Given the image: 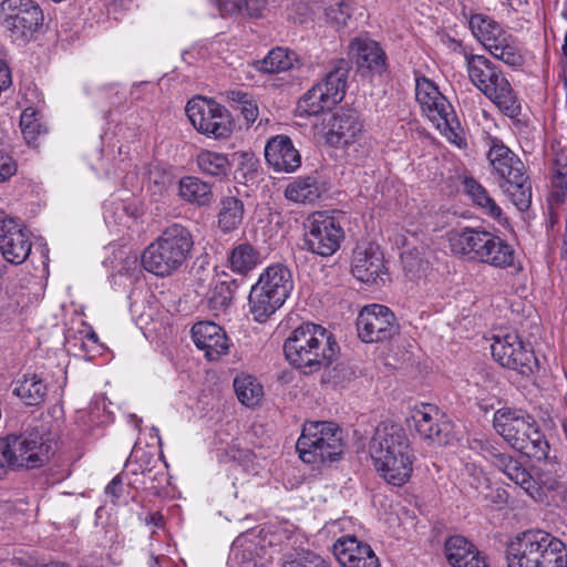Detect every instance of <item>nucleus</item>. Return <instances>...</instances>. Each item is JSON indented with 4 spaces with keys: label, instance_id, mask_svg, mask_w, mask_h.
Instances as JSON below:
<instances>
[{
    "label": "nucleus",
    "instance_id": "1",
    "mask_svg": "<svg viewBox=\"0 0 567 567\" xmlns=\"http://www.w3.org/2000/svg\"><path fill=\"white\" fill-rule=\"evenodd\" d=\"M369 451L377 472L393 486L404 485L413 472V453L402 425L381 422L371 437Z\"/></svg>",
    "mask_w": 567,
    "mask_h": 567
},
{
    "label": "nucleus",
    "instance_id": "2",
    "mask_svg": "<svg viewBox=\"0 0 567 567\" xmlns=\"http://www.w3.org/2000/svg\"><path fill=\"white\" fill-rule=\"evenodd\" d=\"M338 346L330 332L311 322L297 327L285 340L284 352L291 365L303 374H312L329 367Z\"/></svg>",
    "mask_w": 567,
    "mask_h": 567
},
{
    "label": "nucleus",
    "instance_id": "3",
    "mask_svg": "<svg viewBox=\"0 0 567 567\" xmlns=\"http://www.w3.org/2000/svg\"><path fill=\"white\" fill-rule=\"evenodd\" d=\"M493 427L514 450L528 458L548 457L550 445L533 416L523 410L502 408L494 413Z\"/></svg>",
    "mask_w": 567,
    "mask_h": 567
},
{
    "label": "nucleus",
    "instance_id": "4",
    "mask_svg": "<svg viewBox=\"0 0 567 567\" xmlns=\"http://www.w3.org/2000/svg\"><path fill=\"white\" fill-rule=\"evenodd\" d=\"M193 247L190 231L181 224H173L143 251V268L159 277L171 276L190 257Z\"/></svg>",
    "mask_w": 567,
    "mask_h": 567
},
{
    "label": "nucleus",
    "instance_id": "5",
    "mask_svg": "<svg viewBox=\"0 0 567 567\" xmlns=\"http://www.w3.org/2000/svg\"><path fill=\"white\" fill-rule=\"evenodd\" d=\"M506 560L508 567H567V548L546 532L528 530L508 544Z\"/></svg>",
    "mask_w": 567,
    "mask_h": 567
},
{
    "label": "nucleus",
    "instance_id": "6",
    "mask_svg": "<svg viewBox=\"0 0 567 567\" xmlns=\"http://www.w3.org/2000/svg\"><path fill=\"white\" fill-rule=\"evenodd\" d=\"M487 159L492 175L502 190L520 212L532 204V185L520 158L499 140H493Z\"/></svg>",
    "mask_w": 567,
    "mask_h": 567
},
{
    "label": "nucleus",
    "instance_id": "7",
    "mask_svg": "<svg viewBox=\"0 0 567 567\" xmlns=\"http://www.w3.org/2000/svg\"><path fill=\"white\" fill-rule=\"evenodd\" d=\"M486 452L492 463L536 503L549 505L555 501V493L563 487L558 478L549 472L539 467L528 471L519 460L494 446L487 447Z\"/></svg>",
    "mask_w": 567,
    "mask_h": 567
},
{
    "label": "nucleus",
    "instance_id": "8",
    "mask_svg": "<svg viewBox=\"0 0 567 567\" xmlns=\"http://www.w3.org/2000/svg\"><path fill=\"white\" fill-rule=\"evenodd\" d=\"M292 288V276L286 266L276 264L267 267L250 289L248 305L252 319L266 322L282 307Z\"/></svg>",
    "mask_w": 567,
    "mask_h": 567
},
{
    "label": "nucleus",
    "instance_id": "9",
    "mask_svg": "<svg viewBox=\"0 0 567 567\" xmlns=\"http://www.w3.org/2000/svg\"><path fill=\"white\" fill-rule=\"evenodd\" d=\"M466 68L471 82L505 114L515 116L519 104L503 72L486 56H466Z\"/></svg>",
    "mask_w": 567,
    "mask_h": 567
},
{
    "label": "nucleus",
    "instance_id": "10",
    "mask_svg": "<svg viewBox=\"0 0 567 567\" xmlns=\"http://www.w3.org/2000/svg\"><path fill=\"white\" fill-rule=\"evenodd\" d=\"M296 449L305 463L333 462L343 452L342 432L332 422H307Z\"/></svg>",
    "mask_w": 567,
    "mask_h": 567
},
{
    "label": "nucleus",
    "instance_id": "11",
    "mask_svg": "<svg viewBox=\"0 0 567 567\" xmlns=\"http://www.w3.org/2000/svg\"><path fill=\"white\" fill-rule=\"evenodd\" d=\"M415 97L423 113L436 128L451 142L460 145L462 142L460 122L453 106L441 94L435 84L426 78L417 79Z\"/></svg>",
    "mask_w": 567,
    "mask_h": 567
},
{
    "label": "nucleus",
    "instance_id": "12",
    "mask_svg": "<svg viewBox=\"0 0 567 567\" xmlns=\"http://www.w3.org/2000/svg\"><path fill=\"white\" fill-rule=\"evenodd\" d=\"M470 27L473 34L494 58L511 66L522 65L523 56L516 40L496 21L483 14H473Z\"/></svg>",
    "mask_w": 567,
    "mask_h": 567
},
{
    "label": "nucleus",
    "instance_id": "13",
    "mask_svg": "<svg viewBox=\"0 0 567 567\" xmlns=\"http://www.w3.org/2000/svg\"><path fill=\"white\" fill-rule=\"evenodd\" d=\"M185 112L197 132L208 137L226 140L234 132L235 123L230 113L214 100L202 96L192 99Z\"/></svg>",
    "mask_w": 567,
    "mask_h": 567
},
{
    "label": "nucleus",
    "instance_id": "14",
    "mask_svg": "<svg viewBox=\"0 0 567 567\" xmlns=\"http://www.w3.org/2000/svg\"><path fill=\"white\" fill-rule=\"evenodd\" d=\"M1 27L14 42H28L43 23V13L32 0H3Z\"/></svg>",
    "mask_w": 567,
    "mask_h": 567
},
{
    "label": "nucleus",
    "instance_id": "15",
    "mask_svg": "<svg viewBox=\"0 0 567 567\" xmlns=\"http://www.w3.org/2000/svg\"><path fill=\"white\" fill-rule=\"evenodd\" d=\"M302 248L322 256L333 255L344 238V230L340 221L326 212H315L303 223Z\"/></svg>",
    "mask_w": 567,
    "mask_h": 567
},
{
    "label": "nucleus",
    "instance_id": "16",
    "mask_svg": "<svg viewBox=\"0 0 567 567\" xmlns=\"http://www.w3.org/2000/svg\"><path fill=\"white\" fill-rule=\"evenodd\" d=\"M50 445L38 434L0 437V453L7 467L35 468L49 460Z\"/></svg>",
    "mask_w": 567,
    "mask_h": 567
},
{
    "label": "nucleus",
    "instance_id": "17",
    "mask_svg": "<svg viewBox=\"0 0 567 567\" xmlns=\"http://www.w3.org/2000/svg\"><path fill=\"white\" fill-rule=\"evenodd\" d=\"M357 330L363 342H384L399 334L400 326L390 308L372 303L359 312Z\"/></svg>",
    "mask_w": 567,
    "mask_h": 567
},
{
    "label": "nucleus",
    "instance_id": "18",
    "mask_svg": "<svg viewBox=\"0 0 567 567\" xmlns=\"http://www.w3.org/2000/svg\"><path fill=\"white\" fill-rule=\"evenodd\" d=\"M493 358L504 368L529 375L538 370L534 351L527 348L515 333L496 336L491 344Z\"/></svg>",
    "mask_w": 567,
    "mask_h": 567
},
{
    "label": "nucleus",
    "instance_id": "19",
    "mask_svg": "<svg viewBox=\"0 0 567 567\" xmlns=\"http://www.w3.org/2000/svg\"><path fill=\"white\" fill-rule=\"evenodd\" d=\"M415 432L427 445H446L453 440V424L432 404H422L412 411Z\"/></svg>",
    "mask_w": 567,
    "mask_h": 567
},
{
    "label": "nucleus",
    "instance_id": "20",
    "mask_svg": "<svg viewBox=\"0 0 567 567\" xmlns=\"http://www.w3.org/2000/svg\"><path fill=\"white\" fill-rule=\"evenodd\" d=\"M323 137L333 147H348L363 135V123L354 110L340 109L323 120Z\"/></svg>",
    "mask_w": 567,
    "mask_h": 567
},
{
    "label": "nucleus",
    "instance_id": "21",
    "mask_svg": "<svg viewBox=\"0 0 567 567\" xmlns=\"http://www.w3.org/2000/svg\"><path fill=\"white\" fill-rule=\"evenodd\" d=\"M0 250L3 258L14 265L22 264L31 251L23 225L3 212H0Z\"/></svg>",
    "mask_w": 567,
    "mask_h": 567
},
{
    "label": "nucleus",
    "instance_id": "22",
    "mask_svg": "<svg viewBox=\"0 0 567 567\" xmlns=\"http://www.w3.org/2000/svg\"><path fill=\"white\" fill-rule=\"evenodd\" d=\"M265 158L277 173H293L301 165L299 151L286 135H276L267 142Z\"/></svg>",
    "mask_w": 567,
    "mask_h": 567
},
{
    "label": "nucleus",
    "instance_id": "23",
    "mask_svg": "<svg viewBox=\"0 0 567 567\" xmlns=\"http://www.w3.org/2000/svg\"><path fill=\"white\" fill-rule=\"evenodd\" d=\"M333 553L343 567H379V559L371 547L354 536L340 537L333 544Z\"/></svg>",
    "mask_w": 567,
    "mask_h": 567
},
{
    "label": "nucleus",
    "instance_id": "24",
    "mask_svg": "<svg viewBox=\"0 0 567 567\" xmlns=\"http://www.w3.org/2000/svg\"><path fill=\"white\" fill-rule=\"evenodd\" d=\"M192 337L196 347L205 352L208 360H217L228 351V338L225 331L214 322L195 323L192 328Z\"/></svg>",
    "mask_w": 567,
    "mask_h": 567
},
{
    "label": "nucleus",
    "instance_id": "25",
    "mask_svg": "<svg viewBox=\"0 0 567 567\" xmlns=\"http://www.w3.org/2000/svg\"><path fill=\"white\" fill-rule=\"evenodd\" d=\"M352 274L362 282H374L384 275L383 255L372 244L357 247L352 260Z\"/></svg>",
    "mask_w": 567,
    "mask_h": 567
},
{
    "label": "nucleus",
    "instance_id": "26",
    "mask_svg": "<svg viewBox=\"0 0 567 567\" xmlns=\"http://www.w3.org/2000/svg\"><path fill=\"white\" fill-rule=\"evenodd\" d=\"M444 551L452 567H489L485 556L461 535L449 537L444 545Z\"/></svg>",
    "mask_w": 567,
    "mask_h": 567
},
{
    "label": "nucleus",
    "instance_id": "27",
    "mask_svg": "<svg viewBox=\"0 0 567 567\" xmlns=\"http://www.w3.org/2000/svg\"><path fill=\"white\" fill-rule=\"evenodd\" d=\"M348 53L360 69L381 73L385 68L383 50L369 38L358 37L351 40Z\"/></svg>",
    "mask_w": 567,
    "mask_h": 567
},
{
    "label": "nucleus",
    "instance_id": "28",
    "mask_svg": "<svg viewBox=\"0 0 567 567\" xmlns=\"http://www.w3.org/2000/svg\"><path fill=\"white\" fill-rule=\"evenodd\" d=\"M350 72V64L344 59L334 60L322 82L317 83L326 94V99L334 105L340 103L344 95Z\"/></svg>",
    "mask_w": 567,
    "mask_h": 567
},
{
    "label": "nucleus",
    "instance_id": "29",
    "mask_svg": "<svg viewBox=\"0 0 567 567\" xmlns=\"http://www.w3.org/2000/svg\"><path fill=\"white\" fill-rule=\"evenodd\" d=\"M12 393L28 406L41 405L48 394V385L37 373H27L13 382Z\"/></svg>",
    "mask_w": 567,
    "mask_h": 567
},
{
    "label": "nucleus",
    "instance_id": "30",
    "mask_svg": "<svg viewBox=\"0 0 567 567\" xmlns=\"http://www.w3.org/2000/svg\"><path fill=\"white\" fill-rule=\"evenodd\" d=\"M178 196L198 207L209 206L214 197L212 185L196 176H184L179 179Z\"/></svg>",
    "mask_w": 567,
    "mask_h": 567
},
{
    "label": "nucleus",
    "instance_id": "31",
    "mask_svg": "<svg viewBox=\"0 0 567 567\" xmlns=\"http://www.w3.org/2000/svg\"><path fill=\"white\" fill-rule=\"evenodd\" d=\"M514 258L513 247L503 238L491 233L481 262L504 269L513 266Z\"/></svg>",
    "mask_w": 567,
    "mask_h": 567
},
{
    "label": "nucleus",
    "instance_id": "32",
    "mask_svg": "<svg viewBox=\"0 0 567 567\" xmlns=\"http://www.w3.org/2000/svg\"><path fill=\"white\" fill-rule=\"evenodd\" d=\"M429 245L420 241L415 234H409L403 238L401 260L404 269L410 274H415L424 268L425 255Z\"/></svg>",
    "mask_w": 567,
    "mask_h": 567
},
{
    "label": "nucleus",
    "instance_id": "33",
    "mask_svg": "<svg viewBox=\"0 0 567 567\" xmlns=\"http://www.w3.org/2000/svg\"><path fill=\"white\" fill-rule=\"evenodd\" d=\"M321 195V187L317 179L311 176H306L301 178H297L285 189V196L287 199L308 204L317 200Z\"/></svg>",
    "mask_w": 567,
    "mask_h": 567
},
{
    "label": "nucleus",
    "instance_id": "34",
    "mask_svg": "<svg viewBox=\"0 0 567 567\" xmlns=\"http://www.w3.org/2000/svg\"><path fill=\"white\" fill-rule=\"evenodd\" d=\"M233 271L246 275L261 261L260 252L249 243H241L233 248L228 257Z\"/></svg>",
    "mask_w": 567,
    "mask_h": 567
},
{
    "label": "nucleus",
    "instance_id": "35",
    "mask_svg": "<svg viewBox=\"0 0 567 567\" xmlns=\"http://www.w3.org/2000/svg\"><path fill=\"white\" fill-rule=\"evenodd\" d=\"M244 217V204L234 196L221 199L220 210L218 213V226L224 233L236 229Z\"/></svg>",
    "mask_w": 567,
    "mask_h": 567
},
{
    "label": "nucleus",
    "instance_id": "36",
    "mask_svg": "<svg viewBox=\"0 0 567 567\" xmlns=\"http://www.w3.org/2000/svg\"><path fill=\"white\" fill-rule=\"evenodd\" d=\"M484 229L465 227L449 233V243L453 254L467 259L477 239H483Z\"/></svg>",
    "mask_w": 567,
    "mask_h": 567
},
{
    "label": "nucleus",
    "instance_id": "37",
    "mask_svg": "<svg viewBox=\"0 0 567 567\" xmlns=\"http://www.w3.org/2000/svg\"><path fill=\"white\" fill-rule=\"evenodd\" d=\"M234 388L238 400L246 406L257 405L264 395L262 385L249 374L236 377Z\"/></svg>",
    "mask_w": 567,
    "mask_h": 567
},
{
    "label": "nucleus",
    "instance_id": "38",
    "mask_svg": "<svg viewBox=\"0 0 567 567\" xmlns=\"http://www.w3.org/2000/svg\"><path fill=\"white\" fill-rule=\"evenodd\" d=\"M295 53L285 48L272 49L262 60L256 61L254 65L264 73H279L292 66Z\"/></svg>",
    "mask_w": 567,
    "mask_h": 567
},
{
    "label": "nucleus",
    "instance_id": "39",
    "mask_svg": "<svg viewBox=\"0 0 567 567\" xmlns=\"http://www.w3.org/2000/svg\"><path fill=\"white\" fill-rule=\"evenodd\" d=\"M202 173L215 177H223L228 174L230 163L225 154L212 151H202L196 158Z\"/></svg>",
    "mask_w": 567,
    "mask_h": 567
},
{
    "label": "nucleus",
    "instance_id": "40",
    "mask_svg": "<svg viewBox=\"0 0 567 567\" xmlns=\"http://www.w3.org/2000/svg\"><path fill=\"white\" fill-rule=\"evenodd\" d=\"M464 190L471 196L473 202L485 209V212L492 217H498L502 214L501 208L496 205L494 199L488 195L486 189L476 182L473 177H465Z\"/></svg>",
    "mask_w": 567,
    "mask_h": 567
},
{
    "label": "nucleus",
    "instance_id": "41",
    "mask_svg": "<svg viewBox=\"0 0 567 567\" xmlns=\"http://www.w3.org/2000/svg\"><path fill=\"white\" fill-rule=\"evenodd\" d=\"M334 104L326 99L320 86L313 85L298 102V112L302 115H317Z\"/></svg>",
    "mask_w": 567,
    "mask_h": 567
},
{
    "label": "nucleus",
    "instance_id": "42",
    "mask_svg": "<svg viewBox=\"0 0 567 567\" xmlns=\"http://www.w3.org/2000/svg\"><path fill=\"white\" fill-rule=\"evenodd\" d=\"M236 281H218L208 297V306L214 311H223L228 308L234 299Z\"/></svg>",
    "mask_w": 567,
    "mask_h": 567
},
{
    "label": "nucleus",
    "instance_id": "43",
    "mask_svg": "<svg viewBox=\"0 0 567 567\" xmlns=\"http://www.w3.org/2000/svg\"><path fill=\"white\" fill-rule=\"evenodd\" d=\"M352 4L349 0H338L324 9V16L331 27L336 30H340L347 25L348 20L352 16Z\"/></svg>",
    "mask_w": 567,
    "mask_h": 567
},
{
    "label": "nucleus",
    "instance_id": "44",
    "mask_svg": "<svg viewBox=\"0 0 567 567\" xmlns=\"http://www.w3.org/2000/svg\"><path fill=\"white\" fill-rule=\"evenodd\" d=\"M228 99L237 104L246 123L251 125L258 116V105L247 93L240 91L228 92Z\"/></svg>",
    "mask_w": 567,
    "mask_h": 567
},
{
    "label": "nucleus",
    "instance_id": "45",
    "mask_svg": "<svg viewBox=\"0 0 567 567\" xmlns=\"http://www.w3.org/2000/svg\"><path fill=\"white\" fill-rule=\"evenodd\" d=\"M20 127L24 140L28 143H31L40 133L41 124L35 117V113L30 109H27L20 116Z\"/></svg>",
    "mask_w": 567,
    "mask_h": 567
},
{
    "label": "nucleus",
    "instance_id": "46",
    "mask_svg": "<svg viewBox=\"0 0 567 567\" xmlns=\"http://www.w3.org/2000/svg\"><path fill=\"white\" fill-rule=\"evenodd\" d=\"M324 559L311 551H303L298 554L296 558H288L285 560L282 567H321Z\"/></svg>",
    "mask_w": 567,
    "mask_h": 567
},
{
    "label": "nucleus",
    "instance_id": "47",
    "mask_svg": "<svg viewBox=\"0 0 567 567\" xmlns=\"http://www.w3.org/2000/svg\"><path fill=\"white\" fill-rule=\"evenodd\" d=\"M245 0H216V4L221 16H233L244 13Z\"/></svg>",
    "mask_w": 567,
    "mask_h": 567
},
{
    "label": "nucleus",
    "instance_id": "48",
    "mask_svg": "<svg viewBox=\"0 0 567 567\" xmlns=\"http://www.w3.org/2000/svg\"><path fill=\"white\" fill-rule=\"evenodd\" d=\"M267 7V0H245L244 13L251 18H259Z\"/></svg>",
    "mask_w": 567,
    "mask_h": 567
},
{
    "label": "nucleus",
    "instance_id": "49",
    "mask_svg": "<svg viewBox=\"0 0 567 567\" xmlns=\"http://www.w3.org/2000/svg\"><path fill=\"white\" fill-rule=\"evenodd\" d=\"M489 235H491V233L485 230L484 234H482V236H481V237H483V239L476 240V244H474V248L471 250V252L467 257L468 260H474V261L481 262L485 247L487 245V241L489 240Z\"/></svg>",
    "mask_w": 567,
    "mask_h": 567
},
{
    "label": "nucleus",
    "instance_id": "50",
    "mask_svg": "<svg viewBox=\"0 0 567 567\" xmlns=\"http://www.w3.org/2000/svg\"><path fill=\"white\" fill-rule=\"evenodd\" d=\"M122 480L118 476H115L105 487V493L117 498L120 496Z\"/></svg>",
    "mask_w": 567,
    "mask_h": 567
},
{
    "label": "nucleus",
    "instance_id": "51",
    "mask_svg": "<svg viewBox=\"0 0 567 567\" xmlns=\"http://www.w3.org/2000/svg\"><path fill=\"white\" fill-rule=\"evenodd\" d=\"M163 519H164L163 515L158 512H155L145 518V523L148 525H154V526L158 527V526H162Z\"/></svg>",
    "mask_w": 567,
    "mask_h": 567
},
{
    "label": "nucleus",
    "instance_id": "52",
    "mask_svg": "<svg viewBox=\"0 0 567 567\" xmlns=\"http://www.w3.org/2000/svg\"><path fill=\"white\" fill-rule=\"evenodd\" d=\"M41 567H69L66 564L64 563H59V561H51V563H48Z\"/></svg>",
    "mask_w": 567,
    "mask_h": 567
},
{
    "label": "nucleus",
    "instance_id": "53",
    "mask_svg": "<svg viewBox=\"0 0 567 567\" xmlns=\"http://www.w3.org/2000/svg\"><path fill=\"white\" fill-rule=\"evenodd\" d=\"M561 256L567 259V238H564L563 241Z\"/></svg>",
    "mask_w": 567,
    "mask_h": 567
},
{
    "label": "nucleus",
    "instance_id": "54",
    "mask_svg": "<svg viewBox=\"0 0 567 567\" xmlns=\"http://www.w3.org/2000/svg\"><path fill=\"white\" fill-rule=\"evenodd\" d=\"M563 50H564L565 54H567V34H566V38H565V43L563 45Z\"/></svg>",
    "mask_w": 567,
    "mask_h": 567
},
{
    "label": "nucleus",
    "instance_id": "55",
    "mask_svg": "<svg viewBox=\"0 0 567 567\" xmlns=\"http://www.w3.org/2000/svg\"><path fill=\"white\" fill-rule=\"evenodd\" d=\"M90 339H92L93 341H97V337L95 333L90 334Z\"/></svg>",
    "mask_w": 567,
    "mask_h": 567
}]
</instances>
